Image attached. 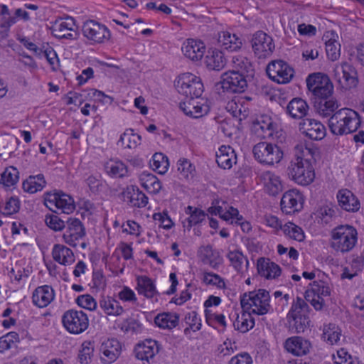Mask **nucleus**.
Returning a JSON list of instances; mask_svg holds the SVG:
<instances>
[{"label": "nucleus", "instance_id": "obj_62", "mask_svg": "<svg viewBox=\"0 0 364 364\" xmlns=\"http://www.w3.org/2000/svg\"><path fill=\"white\" fill-rule=\"evenodd\" d=\"M178 171L181 177L186 179L193 178L195 171V167L191 162L186 159H181L177 162Z\"/></svg>", "mask_w": 364, "mask_h": 364}, {"label": "nucleus", "instance_id": "obj_2", "mask_svg": "<svg viewBox=\"0 0 364 364\" xmlns=\"http://www.w3.org/2000/svg\"><path fill=\"white\" fill-rule=\"evenodd\" d=\"M360 125V116L353 109L342 108L333 113L328 119L332 134L345 135L355 132Z\"/></svg>", "mask_w": 364, "mask_h": 364}, {"label": "nucleus", "instance_id": "obj_1", "mask_svg": "<svg viewBox=\"0 0 364 364\" xmlns=\"http://www.w3.org/2000/svg\"><path fill=\"white\" fill-rule=\"evenodd\" d=\"M358 242V231L350 225H340L332 229L330 233L329 246L336 253L350 252Z\"/></svg>", "mask_w": 364, "mask_h": 364}, {"label": "nucleus", "instance_id": "obj_60", "mask_svg": "<svg viewBox=\"0 0 364 364\" xmlns=\"http://www.w3.org/2000/svg\"><path fill=\"white\" fill-rule=\"evenodd\" d=\"M94 351V343L90 341H84L78 355L79 360L82 364H88L91 361Z\"/></svg>", "mask_w": 364, "mask_h": 364}, {"label": "nucleus", "instance_id": "obj_29", "mask_svg": "<svg viewBox=\"0 0 364 364\" xmlns=\"http://www.w3.org/2000/svg\"><path fill=\"white\" fill-rule=\"evenodd\" d=\"M236 154L230 146H221L216 152V162L224 169L230 168L236 163Z\"/></svg>", "mask_w": 364, "mask_h": 364}, {"label": "nucleus", "instance_id": "obj_51", "mask_svg": "<svg viewBox=\"0 0 364 364\" xmlns=\"http://www.w3.org/2000/svg\"><path fill=\"white\" fill-rule=\"evenodd\" d=\"M310 311V307L305 300L300 297H296L294 300L291 309L287 315L292 317L293 316L297 317H309L308 314Z\"/></svg>", "mask_w": 364, "mask_h": 364}, {"label": "nucleus", "instance_id": "obj_46", "mask_svg": "<svg viewBox=\"0 0 364 364\" xmlns=\"http://www.w3.org/2000/svg\"><path fill=\"white\" fill-rule=\"evenodd\" d=\"M287 322L289 331L291 333H300L309 326L310 320L309 317H297L293 316L292 317L287 315Z\"/></svg>", "mask_w": 364, "mask_h": 364}, {"label": "nucleus", "instance_id": "obj_26", "mask_svg": "<svg viewBox=\"0 0 364 364\" xmlns=\"http://www.w3.org/2000/svg\"><path fill=\"white\" fill-rule=\"evenodd\" d=\"M159 350V347L156 341L146 339L142 343H139L136 346L135 354L137 359L149 361L158 353Z\"/></svg>", "mask_w": 364, "mask_h": 364}, {"label": "nucleus", "instance_id": "obj_44", "mask_svg": "<svg viewBox=\"0 0 364 364\" xmlns=\"http://www.w3.org/2000/svg\"><path fill=\"white\" fill-rule=\"evenodd\" d=\"M141 141V136L134 133L133 129H129L120 136L117 144L122 146L124 149H135L140 144Z\"/></svg>", "mask_w": 364, "mask_h": 364}, {"label": "nucleus", "instance_id": "obj_7", "mask_svg": "<svg viewBox=\"0 0 364 364\" xmlns=\"http://www.w3.org/2000/svg\"><path fill=\"white\" fill-rule=\"evenodd\" d=\"M62 323L69 333L80 334L88 328L89 318L87 315L81 310L70 309L64 312Z\"/></svg>", "mask_w": 364, "mask_h": 364}, {"label": "nucleus", "instance_id": "obj_14", "mask_svg": "<svg viewBox=\"0 0 364 364\" xmlns=\"http://www.w3.org/2000/svg\"><path fill=\"white\" fill-rule=\"evenodd\" d=\"M335 77L339 85L345 90L355 87L358 83L356 70L347 63L336 67Z\"/></svg>", "mask_w": 364, "mask_h": 364}, {"label": "nucleus", "instance_id": "obj_5", "mask_svg": "<svg viewBox=\"0 0 364 364\" xmlns=\"http://www.w3.org/2000/svg\"><path fill=\"white\" fill-rule=\"evenodd\" d=\"M175 86L181 95L189 98V100L200 98L204 90L201 79L190 73L179 75Z\"/></svg>", "mask_w": 364, "mask_h": 364}, {"label": "nucleus", "instance_id": "obj_49", "mask_svg": "<svg viewBox=\"0 0 364 364\" xmlns=\"http://www.w3.org/2000/svg\"><path fill=\"white\" fill-rule=\"evenodd\" d=\"M127 194L132 206L144 208L148 203V197L136 186L128 188Z\"/></svg>", "mask_w": 364, "mask_h": 364}, {"label": "nucleus", "instance_id": "obj_40", "mask_svg": "<svg viewBox=\"0 0 364 364\" xmlns=\"http://www.w3.org/2000/svg\"><path fill=\"white\" fill-rule=\"evenodd\" d=\"M200 255L203 262L209 264L214 269L221 264L222 259L219 252L210 245L203 247L200 250Z\"/></svg>", "mask_w": 364, "mask_h": 364}, {"label": "nucleus", "instance_id": "obj_55", "mask_svg": "<svg viewBox=\"0 0 364 364\" xmlns=\"http://www.w3.org/2000/svg\"><path fill=\"white\" fill-rule=\"evenodd\" d=\"M18 174L17 168L9 166L1 173L0 182L8 187L14 186L18 181Z\"/></svg>", "mask_w": 364, "mask_h": 364}, {"label": "nucleus", "instance_id": "obj_23", "mask_svg": "<svg viewBox=\"0 0 364 364\" xmlns=\"http://www.w3.org/2000/svg\"><path fill=\"white\" fill-rule=\"evenodd\" d=\"M311 348V343L302 337L294 336L285 341L287 350L296 356L306 355L309 353Z\"/></svg>", "mask_w": 364, "mask_h": 364}, {"label": "nucleus", "instance_id": "obj_34", "mask_svg": "<svg viewBox=\"0 0 364 364\" xmlns=\"http://www.w3.org/2000/svg\"><path fill=\"white\" fill-rule=\"evenodd\" d=\"M315 107L320 115L328 117L332 114L338 108V103L333 97H329L315 101Z\"/></svg>", "mask_w": 364, "mask_h": 364}, {"label": "nucleus", "instance_id": "obj_4", "mask_svg": "<svg viewBox=\"0 0 364 364\" xmlns=\"http://www.w3.org/2000/svg\"><path fill=\"white\" fill-rule=\"evenodd\" d=\"M255 159L260 164L273 166L279 164L284 157L283 150L276 144L262 141L253 146Z\"/></svg>", "mask_w": 364, "mask_h": 364}, {"label": "nucleus", "instance_id": "obj_47", "mask_svg": "<svg viewBox=\"0 0 364 364\" xmlns=\"http://www.w3.org/2000/svg\"><path fill=\"white\" fill-rule=\"evenodd\" d=\"M100 306L107 315L119 316L124 311L119 302L110 296L102 298L100 301Z\"/></svg>", "mask_w": 364, "mask_h": 364}, {"label": "nucleus", "instance_id": "obj_33", "mask_svg": "<svg viewBox=\"0 0 364 364\" xmlns=\"http://www.w3.org/2000/svg\"><path fill=\"white\" fill-rule=\"evenodd\" d=\"M139 181L141 186L150 193H158L161 188V182L157 177L146 171L141 173Z\"/></svg>", "mask_w": 364, "mask_h": 364}, {"label": "nucleus", "instance_id": "obj_12", "mask_svg": "<svg viewBox=\"0 0 364 364\" xmlns=\"http://www.w3.org/2000/svg\"><path fill=\"white\" fill-rule=\"evenodd\" d=\"M266 72L270 79L279 84L289 82L293 77L294 73L291 67L281 60L269 63Z\"/></svg>", "mask_w": 364, "mask_h": 364}, {"label": "nucleus", "instance_id": "obj_27", "mask_svg": "<svg viewBox=\"0 0 364 364\" xmlns=\"http://www.w3.org/2000/svg\"><path fill=\"white\" fill-rule=\"evenodd\" d=\"M218 42L223 49L230 51H237L240 50L242 46L241 38L228 31L219 33Z\"/></svg>", "mask_w": 364, "mask_h": 364}, {"label": "nucleus", "instance_id": "obj_15", "mask_svg": "<svg viewBox=\"0 0 364 364\" xmlns=\"http://www.w3.org/2000/svg\"><path fill=\"white\" fill-rule=\"evenodd\" d=\"M52 34L58 38L75 39V21L73 17L56 20L50 28Z\"/></svg>", "mask_w": 364, "mask_h": 364}, {"label": "nucleus", "instance_id": "obj_54", "mask_svg": "<svg viewBox=\"0 0 364 364\" xmlns=\"http://www.w3.org/2000/svg\"><path fill=\"white\" fill-rule=\"evenodd\" d=\"M341 331L339 328L333 323H329L323 326V338L333 345L340 340Z\"/></svg>", "mask_w": 364, "mask_h": 364}, {"label": "nucleus", "instance_id": "obj_35", "mask_svg": "<svg viewBox=\"0 0 364 364\" xmlns=\"http://www.w3.org/2000/svg\"><path fill=\"white\" fill-rule=\"evenodd\" d=\"M226 63L224 53L218 49L209 52L205 57L206 66L210 70L219 71L225 66Z\"/></svg>", "mask_w": 364, "mask_h": 364}, {"label": "nucleus", "instance_id": "obj_58", "mask_svg": "<svg viewBox=\"0 0 364 364\" xmlns=\"http://www.w3.org/2000/svg\"><path fill=\"white\" fill-rule=\"evenodd\" d=\"M337 209L333 207L323 206L318 211V222L323 225H328L337 217Z\"/></svg>", "mask_w": 364, "mask_h": 364}, {"label": "nucleus", "instance_id": "obj_28", "mask_svg": "<svg viewBox=\"0 0 364 364\" xmlns=\"http://www.w3.org/2000/svg\"><path fill=\"white\" fill-rule=\"evenodd\" d=\"M253 128L257 133L261 132V137L268 138L273 136L274 132L277 129V124L270 117L262 115L254 123Z\"/></svg>", "mask_w": 364, "mask_h": 364}, {"label": "nucleus", "instance_id": "obj_10", "mask_svg": "<svg viewBox=\"0 0 364 364\" xmlns=\"http://www.w3.org/2000/svg\"><path fill=\"white\" fill-rule=\"evenodd\" d=\"M220 83L223 91L228 93H242L247 87L246 77L231 70L222 75Z\"/></svg>", "mask_w": 364, "mask_h": 364}, {"label": "nucleus", "instance_id": "obj_19", "mask_svg": "<svg viewBox=\"0 0 364 364\" xmlns=\"http://www.w3.org/2000/svg\"><path fill=\"white\" fill-rule=\"evenodd\" d=\"M121 344L115 338L107 339L100 346V358L102 363L110 364L114 362L121 353Z\"/></svg>", "mask_w": 364, "mask_h": 364}, {"label": "nucleus", "instance_id": "obj_21", "mask_svg": "<svg viewBox=\"0 0 364 364\" xmlns=\"http://www.w3.org/2000/svg\"><path fill=\"white\" fill-rule=\"evenodd\" d=\"M180 108L186 115L193 118L201 117L209 112V107L203 99L197 101L190 99L188 102H181Z\"/></svg>", "mask_w": 364, "mask_h": 364}, {"label": "nucleus", "instance_id": "obj_63", "mask_svg": "<svg viewBox=\"0 0 364 364\" xmlns=\"http://www.w3.org/2000/svg\"><path fill=\"white\" fill-rule=\"evenodd\" d=\"M45 223L48 228L54 231L63 230L66 225V220L53 214L46 215Z\"/></svg>", "mask_w": 364, "mask_h": 364}, {"label": "nucleus", "instance_id": "obj_43", "mask_svg": "<svg viewBox=\"0 0 364 364\" xmlns=\"http://www.w3.org/2000/svg\"><path fill=\"white\" fill-rule=\"evenodd\" d=\"M46 182L43 174L31 176L23 183V189L28 193H35L41 191Z\"/></svg>", "mask_w": 364, "mask_h": 364}, {"label": "nucleus", "instance_id": "obj_24", "mask_svg": "<svg viewBox=\"0 0 364 364\" xmlns=\"http://www.w3.org/2000/svg\"><path fill=\"white\" fill-rule=\"evenodd\" d=\"M257 267L258 274L267 279H277L282 272L280 267L268 258H259L257 260Z\"/></svg>", "mask_w": 364, "mask_h": 364}, {"label": "nucleus", "instance_id": "obj_48", "mask_svg": "<svg viewBox=\"0 0 364 364\" xmlns=\"http://www.w3.org/2000/svg\"><path fill=\"white\" fill-rule=\"evenodd\" d=\"M105 168L106 172L114 178H123L127 175V167L121 161L110 160L107 162Z\"/></svg>", "mask_w": 364, "mask_h": 364}, {"label": "nucleus", "instance_id": "obj_39", "mask_svg": "<svg viewBox=\"0 0 364 364\" xmlns=\"http://www.w3.org/2000/svg\"><path fill=\"white\" fill-rule=\"evenodd\" d=\"M251 311L243 310L240 316L237 315L233 323L235 330L241 333H246L255 326V319L251 315Z\"/></svg>", "mask_w": 364, "mask_h": 364}, {"label": "nucleus", "instance_id": "obj_50", "mask_svg": "<svg viewBox=\"0 0 364 364\" xmlns=\"http://www.w3.org/2000/svg\"><path fill=\"white\" fill-rule=\"evenodd\" d=\"M227 257L229 259L231 264L237 272L243 271L244 262H245V269H247L249 266V260L240 251H230L227 255Z\"/></svg>", "mask_w": 364, "mask_h": 364}, {"label": "nucleus", "instance_id": "obj_25", "mask_svg": "<svg viewBox=\"0 0 364 364\" xmlns=\"http://www.w3.org/2000/svg\"><path fill=\"white\" fill-rule=\"evenodd\" d=\"M55 294L53 289L48 285H43L37 287L32 296V300L34 305L39 308H43L48 306L54 299Z\"/></svg>", "mask_w": 364, "mask_h": 364}, {"label": "nucleus", "instance_id": "obj_30", "mask_svg": "<svg viewBox=\"0 0 364 364\" xmlns=\"http://www.w3.org/2000/svg\"><path fill=\"white\" fill-rule=\"evenodd\" d=\"M309 105L301 98H294L287 105L286 112L291 118L303 119L308 113Z\"/></svg>", "mask_w": 364, "mask_h": 364}, {"label": "nucleus", "instance_id": "obj_18", "mask_svg": "<svg viewBox=\"0 0 364 364\" xmlns=\"http://www.w3.org/2000/svg\"><path fill=\"white\" fill-rule=\"evenodd\" d=\"M299 131L312 140H321L326 134V127L319 121L305 119L299 123Z\"/></svg>", "mask_w": 364, "mask_h": 364}, {"label": "nucleus", "instance_id": "obj_32", "mask_svg": "<svg viewBox=\"0 0 364 364\" xmlns=\"http://www.w3.org/2000/svg\"><path fill=\"white\" fill-rule=\"evenodd\" d=\"M315 150L312 148L308 147L306 144H297L294 147V158L290 162H302L306 165H312L311 161L314 159Z\"/></svg>", "mask_w": 364, "mask_h": 364}, {"label": "nucleus", "instance_id": "obj_53", "mask_svg": "<svg viewBox=\"0 0 364 364\" xmlns=\"http://www.w3.org/2000/svg\"><path fill=\"white\" fill-rule=\"evenodd\" d=\"M20 342L19 336L16 332L11 331L0 337V353H4Z\"/></svg>", "mask_w": 364, "mask_h": 364}, {"label": "nucleus", "instance_id": "obj_38", "mask_svg": "<svg viewBox=\"0 0 364 364\" xmlns=\"http://www.w3.org/2000/svg\"><path fill=\"white\" fill-rule=\"evenodd\" d=\"M233 72L240 73L245 75H252L254 68L251 61L246 57L242 55H235L232 58Z\"/></svg>", "mask_w": 364, "mask_h": 364}, {"label": "nucleus", "instance_id": "obj_36", "mask_svg": "<svg viewBox=\"0 0 364 364\" xmlns=\"http://www.w3.org/2000/svg\"><path fill=\"white\" fill-rule=\"evenodd\" d=\"M154 322L161 328L172 329L178 326L179 316L176 313L164 312L158 314L154 318Z\"/></svg>", "mask_w": 364, "mask_h": 364}, {"label": "nucleus", "instance_id": "obj_17", "mask_svg": "<svg viewBox=\"0 0 364 364\" xmlns=\"http://www.w3.org/2000/svg\"><path fill=\"white\" fill-rule=\"evenodd\" d=\"M45 200L46 206L49 208L50 205H54L67 214L72 213L75 208L73 198L62 192L48 193Z\"/></svg>", "mask_w": 364, "mask_h": 364}, {"label": "nucleus", "instance_id": "obj_3", "mask_svg": "<svg viewBox=\"0 0 364 364\" xmlns=\"http://www.w3.org/2000/svg\"><path fill=\"white\" fill-rule=\"evenodd\" d=\"M270 296L268 291L258 289L257 291L245 293L240 299L242 310L250 311L257 315L267 314L271 308L269 304Z\"/></svg>", "mask_w": 364, "mask_h": 364}, {"label": "nucleus", "instance_id": "obj_41", "mask_svg": "<svg viewBox=\"0 0 364 364\" xmlns=\"http://www.w3.org/2000/svg\"><path fill=\"white\" fill-rule=\"evenodd\" d=\"M186 213L189 217L183 221V227L190 229L193 225H196L205 220L206 214L201 209L188 205L186 208Z\"/></svg>", "mask_w": 364, "mask_h": 364}, {"label": "nucleus", "instance_id": "obj_11", "mask_svg": "<svg viewBox=\"0 0 364 364\" xmlns=\"http://www.w3.org/2000/svg\"><path fill=\"white\" fill-rule=\"evenodd\" d=\"M83 36L94 43H102L110 38L111 33L107 27L94 20L85 21L82 28Z\"/></svg>", "mask_w": 364, "mask_h": 364}, {"label": "nucleus", "instance_id": "obj_57", "mask_svg": "<svg viewBox=\"0 0 364 364\" xmlns=\"http://www.w3.org/2000/svg\"><path fill=\"white\" fill-rule=\"evenodd\" d=\"M185 322L188 327L184 329V333L188 335L190 333L191 330L196 332L199 331L201 328L200 318L198 317V314L195 311L188 312L185 316Z\"/></svg>", "mask_w": 364, "mask_h": 364}, {"label": "nucleus", "instance_id": "obj_16", "mask_svg": "<svg viewBox=\"0 0 364 364\" xmlns=\"http://www.w3.org/2000/svg\"><path fill=\"white\" fill-rule=\"evenodd\" d=\"M302 194L295 189L289 190L283 194L281 200V209L286 214H292L303 208Z\"/></svg>", "mask_w": 364, "mask_h": 364}, {"label": "nucleus", "instance_id": "obj_22", "mask_svg": "<svg viewBox=\"0 0 364 364\" xmlns=\"http://www.w3.org/2000/svg\"><path fill=\"white\" fill-rule=\"evenodd\" d=\"M181 50L186 58L193 61H198L204 55L205 46L200 41L188 39L184 42Z\"/></svg>", "mask_w": 364, "mask_h": 364}, {"label": "nucleus", "instance_id": "obj_56", "mask_svg": "<svg viewBox=\"0 0 364 364\" xmlns=\"http://www.w3.org/2000/svg\"><path fill=\"white\" fill-rule=\"evenodd\" d=\"M213 208L217 210V212H215V215H219L220 217L225 220L232 219L231 223L240 222L243 219L242 216L239 214L237 209L233 207H230L226 211L220 206Z\"/></svg>", "mask_w": 364, "mask_h": 364}, {"label": "nucleus", "instance_id": "obj_6", "mask_svg": "<svg viewBox=\"0 0 364 364\" xmlns=\"http://www.w3.org/2000/svg\"><path fill=\"white\" fill-rule=\"evenodd\" d=\"M311 288L305 292V299L314 308L321 310L324 304L323 297L329 296L331 292L330 279L325 277L310 284Z\"/></svg>", "mask_w": 364, "mask_h": 364}, {"label": "nucleus", "instance_id": "obj_45", "mask_svg": "<svg viewBox=\"0 0 364 364\" xmlns=\"http://www.w3.org/2000/svg\"><path fill=\"white\" fill-rule=\"evenodd\" d=\"M331 82L329 77L321 73H312L306 78L307 87L312 93Z\"/></svg>", "mask_w": 364, "mask_h": 364}, {"label": "nucleus", "instance_id": "obj_52", "mask_svg": "<svg viewBox=\"0 0 364 364\" xmlns=\"http://www.w3.org/2000/svg\"><path fill=\"white\" fill-rule=\"evenodd\" d=\"M282 231L286 236L294 240L301 242L304 240L305 236L302 228L293 223H287L283 225Z\"/></svg>", "mask_w": 364, "mask_h": 364}, {"label": "nucleus", "instance_id": "obj_20", "mask_svg": "<svg viewBox=\"0 0 364 364\" xmlns=\"http://www.w3.org/2000/svg\"><path fill=\"white\" fill-rule=\"evenodd\" d=\"M338 205L347 212L355 213L359 210L360 203L358 198L348 189L338 191L337 193Z\"/></svg>", "mask_w": 364, "mask_h": 364}, {"label": "nucleus", "instance_id": "obj_37", "mask_svg": "<svg viewBox=\"0 0 364 364\" xmlns=\"http://www.w3.org/2000/svg\"><path fill=\"white\" fill-rule=\"evenodd\" d=\"M265 190L269 195L275 196L282 191L280 178L272 172L267 171L264 175Z\"/></svg>", "mask_w": 364, "mask_h": 364}, {"label": "nucleus", "instance_id": "obj_61", "mask_svg": "<svg viewBox=\"0 0 364 364\" xmlns=\"http://www.w3.org/2000/svg\"><path fill=\"white\" fill-rule=\"evenodd\" d=\"M326 51L328 59L338 60L341 55V45L335 39L330 38L326 42Z\"/></svg>", "mask_w": 364, "mask_h": 364}, {"label": "nucleus", "instance_id": "obj_31", "mask_svg": "<svg viewBox=\"0 0 364 364\" xmlns=\"http://www.w3.org/2000/svg\"><path fill=\"white\" fill-rule=\"evenodd\" d=\"M52 256L53 259L60 264L70 265L75 262L73 251L63 245H55L52 250Z\"/></svg>", "mask_w": 364, "mask_h": 364}, {"label": "nucleus", "instance_id": "obj_13", "mask_svg": "<svg viewBox=\"0 0 364 364\" xmlns=\"http://www.w3.org/2000/svg\"><path fill=\"white\" fill-rule=\"evenodd\" d=\"M85 235V228L78 218H67L66 225L63 234V240L66 244L72 247H76L77 242L82 239Z\"/></svg>", "mask_w": 364, "mask_h": 364}, {"label": "nucleus", "instance_id": "obj_42", "mask_svg": "<svg viewBox=\"0 0 364 364\" xmlns=\"http://www.w3.org/2000/svg\"><path fill=\"white\" fill-rule=\"evenodd\" d=\"M137 291L147 298H152L157 293L152 280L146 276H139L136 278Z\"/></svg>", "mask_w": 364, "mask_h": 364}, {"label": "nucleus", "instance_id": "obj_59", "mask_svg": "<svg viewBox=\"0 0 364 364\" xmlns=\"http://www.w3.org/2000/svg\"><path fill=\"white\" fill-rule=\"evenodd\" d=\"M151 166L153 170L160 174H164L167 171L168 168V158L161 153H156L153 156Z\"/></svg>", "mask_w": 364, "mask_h": 364}, {"label": "nucleus", "instance_id": "obj_64", "mask_svg": "<svg viewBox=\"0 0 364 364\" xmlns=\"http://www.w3.org/2000/svg\"><path fill=\"white\" fill-rule=\"evenodd\" d=\"M86 184L89 187L90 191L93 193H98L102 191L105 186V183L102 181L100 177H96L94 176H90L86 179Z\"/></svg>", "mask_w": 364, "mask_h": 364}, {"label": "nucleus", "instance_id": "obj_8", "mask_svg": "<svg viewBox=\"0 0 364 364\" xmlns=\"http://www.w3.org/2000/svg\"><path fill=\"white\" fill-rule=\"evenodd\" d=\"M287 173L292 181L299 185L306 186L311 183L315 178L314 168L312 165L302 162H290Z\"/></svg>", "mask_w": 364, "mask_h": 364}, {"label": "nucleus", "instance_id": "obj_9", "mask_svg": "<svg viewBox=\"0 0 364 364\" xmlns=\"http://www.w3.org/2000/svg\"><path fill=\"white\" fill-rule=\"evenodd\" d=\"M251 43L255 55L259 59L269 58L275 48L272 38L262 31L253 35Z\"/></svg>", "mask_w": 364, "mask_h": 364}]
</instances>
